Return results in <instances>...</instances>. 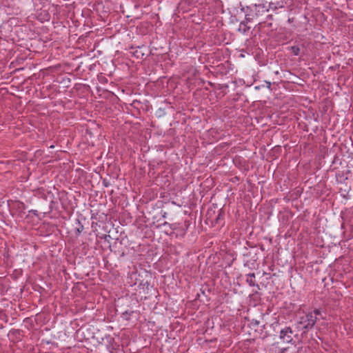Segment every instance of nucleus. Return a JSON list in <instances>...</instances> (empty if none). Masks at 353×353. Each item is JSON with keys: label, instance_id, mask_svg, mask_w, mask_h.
I'll return each instance as SVG.
<instances>
[{"label": "nucleus", "instance_id": "6e6552de", "mask_svg": "<svg viewBox=\"0 0 353 353\" xmlns=\"http://www.w3.org/2000/svg\"><path fill=\"white\" fill-rule=\"evenodd\" d=\"M185 223V227H179V229L177 230V232L179 235L184 236L187 232L188 228V224Z\"/></svg>", "mask_w": 353, "mask_h": 353}, {"label": "nucleus", "instance_id": "7ed1b4c3", "mask_svg": "<svg viewBox=\"0 0 353 353\" xmlns=\"http://www.w3.org/2000/svg\"><path fill=\"white\" fill-rule=\"evenodd\" d=\"M297 334L294 333V331L290 327H285L281 329L279 333V339L283 343L294 344L295 342L294 338Z\"/></svg>", "mask_w": 353, "mask_h": 353}, {"label": "nucleus", "instance_id": "4468645a", "mask_svg": "<svg viewBox=\"0 0 353 353\" xmlns=\"http://www.w3.org/2000/svg\"><path fill=\"white\" fill-rule=\"evenodd\" d=\"M133 312H134L133 311H130V312H129V311H128V310H127V311H125V312H124L123 313V315H124V316H128L129 317L130 316H131V314H132Z\"/></svg>", "mask_w": 353, "mask_h": 353}, {"label": "nucleus", "instance_id": "f3484780", "mask_svg": "<svg viewBox=\"0 0 353 353\" xmlns=\"http://www.w3.org/2000/svg\"><path fill=\"white\" fill-rule=\"evenodd\" d=\"M268 26L269 28L272 27V23H268L267 21H266V23L264 24V26Z\"/></svg>", "mask_w": 353, "mask_h": 353}, {"label": "nucleus", "instance_id": "9d476101", "mask_svg": "<svg viewBox=\"0 0 353 353\" xmlns=\"http://www.w3.org/2000/svg\"><path fill=\"white\" fill-rule=\"evenodd\" d=\"M289 49L290 50V51L294 56H298L299 54L300 48L299 46H291L290 48H289Z\"/></svg>", "mask_w": 353, "mask_h": 353}, {"label": "nucleus", "instance_id": "6ab92c4d", "mask_svg": "<svg viewBox=\"0 0 353 353\" xmlns=\"http://www.w3.org/2000/svg\"><path fill=\"white\" fill-rule=\"evenodd\" d=\"M267 87L270 89L271 88V83L270 81H266Z\"/></svg>", "mask_w": 353, "mask_h": 353}, {"label": "nucleus", "instance_id": "f03ea898", "mask_svg": "<svg viewBox=\"0 0 353 353\" xmlns=\"http://www.w3.org/2000/svg\"><path fill=\"white\" fill-rule=\"evenodd\" d=\"M268 12V8L263 4H255L248 8L245 13V21L250 23L254 21L260 20L261 17Z\"/></svg>", "mask_w": 353, "mask_h": 353}, {"label": "nucleus", "instance_id": "2eb2a0df", "mask_svg": "<svg viewBox=\"0 0 353 353\" xmlns=\"http://www.w3.org/2000/svg\"><path fill=\"white\" fill-rule=\"evenodd\" d=\"M273 16L272 14H267L265 19L264 21L272 20Z\"/></svg>", "mask_w": 353, "mask_h": 353}, {"label": "nucleus", "instance_id": "1a4fd4ad", "mask_svg": "<svg viewBox=\"0 0 353 353\" xmlns=\"http://www.w3.org/2000/svg\"><path fill=\"white\" fill-rule=\"evenodd\" d=\"M223 218H224V212H223L221 210H220L219 211V214H218V215L216 216V218H215V219H214V223H215L216 224H219V223L220 220H223Z\"/></svg>", "mask_w": 353, "mask_h": 353}, {"label": "nucleus", "instance_id": "39448f33", "mask_svg": "<svg viewBox=\"0 0 353 353\" xmlns=\"http://www.w3.org/2000/svg\"><path fill=\"white\" fill-rule=\"evenodd\" d=\"M255 274L254 273H250L247 274V279L246 282L250 285V286H255L256 285L255 281Z\"/></svg>", "mask_w": 353, "mask_h": 353}, {"label": "nucleus", "instance_id": "dca6fc26", "mask_svg": "<svg viewBox=\"0 0 353 353\" xmlns=\"http://www.w3.org/2000/svg\"><path fill=\"white\" fill-rule=\"evenodd\" d=\"M169 225H171V223L167 222V221H165L164 223H163L161 225L162 226H164V227H168L169 228Z\"/></svg>", "mask_w": 353, "mask_h": 353}, {"label": "nucleus", "instance_id": "9b49d317", "mask_svg": "<svg viewBox=\"0 0 353 353\" xmlns=\"http://www.w3.org/2000/svg\"><path fill=\"white\" fill-rule=\"evenodd\" d=\"M258 21H259V23L255 26V28H257L258 30H260L264 26V24L266 23V21H263V20H262V19H261L260 20H258Z\"/></svg>", "mask_w": 353, "mask_h": 353}, {"label": "nucleus", "instance_id": "0eeeda50", "mask_svg": "<svg viewBox=\"0 0 353 353\" xmlns=\"http://www.w3.org/2000/svg\"><path fill=\"white\" fill-rule=\"evenodd\" d=\"M77 223L78 224V227L75 230V233L77 236H79L83 230V225L81 224L79 219H77Z\"/></svg>", "mask_w": 353, "mask_h": 353}, {"label": "nucleus", "instance_id": "a211bd4d", "mask_svg": "<svg viewBox=\"0 0 353 353\" xmlns=\"http://www.w3.org/2000/svg\"><path fill=\"white\" fill-rule=\"evenodd\" d=\"M103 185H104L105 187H107V186H108V185H109V183H108V182H107V181H106V180H105V179L103 181Z\"/></svg>", "mask_w": 353, "mask_h": 353}, {"label": "nucleus", "instance_id": "f8f14e48", "mask_svg": "<svg viewBox=\"0 0 353 353\" xmlns=\"http://www.w3.org/2000/svg\"><path fill=\"white\" fill-rule=\"evenodd\" d=\"M180 224L177 223H171V225H169V228L173 231L178 230L179 229Z\"/></svg>", "mask_w": 353, "mask_h": 353}, {"label": "nucleus", "instance_id": "f257e3e1", "mask_svg": "<svg viewBox=\"0 0 353 353\" xmlns=\"http://www.w3.org/2000/svg\"><path fill=\"white\" fill-rule=\"evenodd\" d=\"M319 314V310H316L314 312H310L300 316L297 323V329L305 334L309 330L312 329L316 321V315Z\"/></svg>", "mask_w": 353, "mask_h": 353}, {"label": "nucleus", "instance_id": "20e7f679", "mask_svg": "<svg viewBox=\"0 0 353 353\" xmlns=\"http://www.w3.org/2000/svg\"><path fill=\"white\" fill-rule=\"evenodd\" d=\"M246 21H241L239 24V31L243 34H246L250 29V27L247 25Z\"/></svg>", "mask_w": 353, "mask_h": 353}, {"label": "nucleus", "instance_id": "423d86ee", "mask_svg": "<svg viewBox=\"0 0 353 353\" xmlns=\"http://www.w3.org/2000/svg\"><path fill=\"white\" fill-rule=\"evenodd\" d=\"M339 260H336L334 263V270H336V267L338 266L339 265ZM336 272L332 275V282H334V280H338V279L341 276H342V274L341 272H336V270H335Z\"/></svg>", "mask_w": 353, "mask_h": 353}, {"label": "nucleus", "instance_id": "ddd939ff", "mask_svg": "<svg viewBox=\"0 0 353 353\" xmlns=\"http://www.w3.org/2000/svg\"><path fill=\"white\" fill-rule=\"evenodd\" d=\"M268 10L269 9H273V10H275L277 8V6H276V4L273 2H270V4H269V8H268Z\"/></svg>", "mask_w": 353, "mask_h": 353}, {"label": "nucleus", "instance_id": "aec40b11", "mask_svg": "<svg viewBox=\"0 0 353 353\" xmlns=\"http://www.w3.org/2000/svg\"><path fill=\"white\" fill-rule=\"evenodd\" d=\"M167 214H168V213H167L166 212H164L163 213V214H162V217H163V218H166V217H167Z\"/></svg>", "mask_w": 353, "mask_h": 353}]
</instances>
